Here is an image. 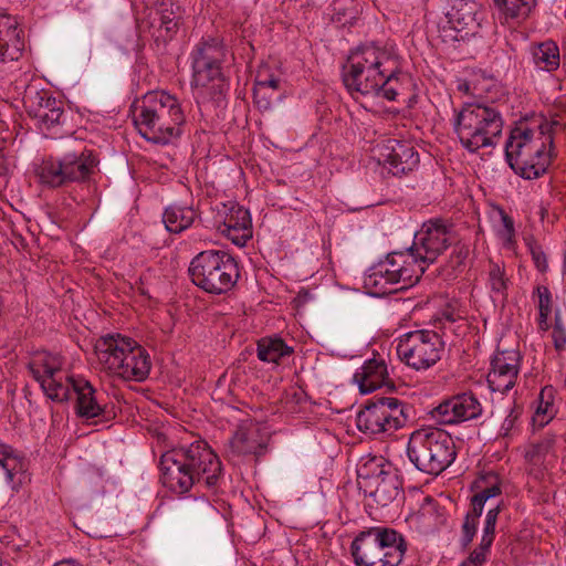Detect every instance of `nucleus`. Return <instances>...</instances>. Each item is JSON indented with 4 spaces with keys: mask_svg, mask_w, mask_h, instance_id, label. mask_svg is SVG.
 <instances>
[{
    "mask_svg": "<svg viewBox=\"0 0 566 566\" xmlns=\"http://www.w3.org/2000/svg\"><path fill=\"white\" fill-rule=\"evenodd\" d=\"M380 431H386V427L381 426L380 429L378 430V432H380Z\"/></svg>",
    "mask_w": 566,
    "mask_h": 566,
    "instance_id": "13d9d810",
    "label": "nucleus"
},
{
    "mask_svg": "<svg viewBox=\"0 0 566 566\" xmlns=\"http://www.w3.org/2000/svg\"><path fill=\"white\" fill-rule=\"evenodd\" d=\"M95 353L102 368L124 381H143L150 371L147 350L136 340L120 334H107L97 339Z\"/></svg>",
    "mask_w": 566,
    "mask_h": 566,
    "instance_id": "39448f33",
    "label": "nucleus"
},
{
    "mask_svg": "<svg viewBox=\"0 0 566 566\" xmlns=\"http://www.w3.org/2000/svg\"><path fill=\"white\" fill-rule=\"evenodd\" d=\"M552 145L548 125H541L538 130L515 127L505 143L506 160L524 179H536L546 172L551 164Z\"/></svg>",
    "mask_w": 566,
    "mask_h": 566,
    "instance_id": "20e7f679",
    "label": "nucleus"
},
{
    "mask_svg": "<svg viewBox=\"0 0 566 566\" xmlns=\"http://www.w3.org/2000/svg\"><path fill=\"white\" fill-rule=\"evenodd\" d=\"M458 90L461 92H464L467 94H471V83L470 82H463L458 85ZM474 94V92H472Z\"/></svg>",
    "mask_w": 566,
    "mask_h": 566,
    "instance_id": "864d4df0",
    "label": "nucleus"
},
{
    "mask_svg": "<svg viewBox=\"0 0 566 566\" xmlns=\"http://www.w3.org/2000/svg\"><path fill=\"white\" fill-rule=\"evenodd\" d=\"M532 57L535 66L542 71L552 72L559 66V49L553 41H545L534 46Z\"/></svg>",
    "mask_w": 566,
    "mask_h": 566,
    "instance_id": "7c9ffc66",
    "label": "nucleus"
},
{
    "mask_svg": "<svg viewBox=\"0 0 566 566\" xmlns=\"http://www.w3.org/2000/svg\"><path fill=\"white\" fill-rule=\"evenodd\" d=\"M378 161L392 176H405L412 172L420 158L415 146L406 140L386 139L375 148Z\"/></svg>",
    "mask_w": 566,
    "mask_h": 566,
    "instance_id": "f3484780",
    "label": "nucleus"
},
{
    "mask_svg": "<svg viewBox=\"0 0 566 566\" xmlns=\"http://www.w3.org/2000/svg\"><path fill=\"white\" fill-rule=\"evenodd\" d=\"M488 284L491 292L496 297H500L502 300L506 298L510 280L506 275L504 265H501L495 262H490Z\"/></svg>",
    "mask_w": 566,
    "mask_h": 566,
    "instance_id": "72a5a7b5",
    "label": "nucleus"
},
{
    "mask_svg": "<svg viewBox=\"0 0 566 566\" xmlns=\"http://www.w3.org/2000/svg\"><path fill=\"white\" fill-rule=\"evenodd\" d=\"M481 6L474 0H454L446 18L448 28L455 32V41L473 35L480 27Z\"/></svg>",
    "mask_w": 566,
    "mask_h": 566,
    "instance_id": "aec40b11",
    "label": "nucleus"
},
{
    "mask_svg": "<svg viewBox=\"0 0 566 566\" xmlns=\"http://www.w3.org/2000/svg\"><path fill=\"white\" fill-rule=\"evenodd\" d=\"M407 454L421 472L438 475L455 460L454 441L440 427H421L410 434Z\"/></svg>",
    "mask_w": 566,
    "mask_h": 566,
    "instance_id": "1a4fd4ad",
    "label": "nucleus"
},
{
    "mask_svg": "<svg viewBox=\"0 0 566 566\" xmlns=\"http://www.w3.org/2000/svg\"><path fill=\"white\" fill-rule=\"evenodd\" d=\"M446 343L436 331L416 329L402 335L396 352L399 359L415 370H426L436 365L444 353Z\"/></svg>",
    "mask_w": 566,
    "mask_h": 566,
    "instance_id": "4468645a",
    "label": "nucleus"
},
{
    "mask_svg": "<svg viewBox=\"0 0 566 566\" xmlns=\"http://www.w3.org/2000/svg\"><path fill=\"white\" fill-rule=\"evenodd\" d=\"M354 382L358 385L359 391L364 395L386 387L389 391L395 389L389 378L388 368L384 359L371 358L366 360L353 376Z\"/></svg>",
    "mask_w": 566,
    "mask_h": 566,
    "instance_id": "b1692460",
    "label": "nucleus"
},
{
    "mask_svg": "<svg viewBox=\"0 0 566 566\" xmlns=\"http://www.w3.org/2000/svg\"><path fill=\"white\" fill-rule=\"evenodd\" d=\"M160 29L171 38L179 29L182 21V9L171 0H164L159 7Z\"/></svg>",
    "mask_w": 566,
    "mask_h": 566,
    "instance_id": "473e14b6",
    "label": "nucleus"
},
{
    "mask_svg": "<svg viewBox=\"0 0 566 566\" xmlns=\"http://www.w3.org/2000/svg\"><path fill=\"white\" fill-rule=\"evenodd\" d=\"M400 56L392 48L368 44L352 51L343 82L352 96L396 101L402 90Z\"/></svg>",
    "mask_w": 566,
    "mask_h": 566,
    "instance_id": "f257e3e1",
    "label": "nucleus"
},
{
    "mask_svg": "<svg viewBox=\"0 0 566 566\" xmlns=\"http://www.w3.org/2000/svg\"><path fill=\"white\" fill-rule=\"evenodd\" d=\"M552 339H553L554 348L557 352L560 353L566 348V328L563 324L560 314L558 312L555 313V317H554Z\"/></svg>",
    "mask_w": 566,
    "mask_h": 566,
    "instance_id": "a19ab883",
    "label": "nucleus"
},
{
    "mask_svg": "<svg viewBox=\"0 0 566 566\" xmlns=\"http://www.w3.org/2000/svg\"><path fill=\"white\" fill-rule=\"evenodd\" d=\"M528 248L536 269L539 272H546V270L548 269V263L546 254L544 253L542 248L537 244H530Z\"/></svg>",
    "mask_w": 566,
    "mask_h": 566,
    "instance_id": "49530a36",
    "label": "nucleus"
},
{
    "mask_svg": "<svg viewBox=\"0 0 566 566\" xmlns=\"http://www.w3.org/2000/svg\"><path fill=\"white\" fill-rule=\"evenodd\" d=\"M492 544L483 545V541H480L479 546L470 553L467 558L469 562H473L476 566H482L486 562L488 554L490 553Z\"/></svg>",
    "mask_w": 566,
    "mask_h": 566,
    "instance_id": "de8ad7c7",
    "label": "nucleus"
},
{
    "mask_svg": "<svg viewBox=\"0 0 566 566\" xmlns=\"http://www.w3.org/2000/svg\"><path fill=\"white\" fill-rule=\"evenodd\" d=\"M270 436L260 427H239L227 446L229 458L261 455L265 452Z\"/></svg>",
    "mask_w": 566,
    "mask_h": 566,
    "instance_id": "4be33fe9",
    "label": "nucleus"
},
{
    "mask_svg": "<svg viewBox=\"0 0 566 566\" xmlns=\"http://www.w3.org/2000/svg\"><path fill=\"white\" fill-rule=\"evenodd\" d=\"M451 247H453V251L451 254V263L453 269H457L461 266L467 258L469 256V245L464 242H462L461 238L459 237V241L453 243Z\"/></svg>",
    "mask_w": 566,
    "mask_h": 566,
    "instance_id": "a18cd8bd",
    "label": "nucleus"
},
{
    "mask_svg": "<svg viewBox=\"0 0 566 566\" xmlns=\"http://www.w3.org/2000/svg\"><path fill=\"white\" fill-rule=\"evenodd\" d=\"M384 405H387L390 412H399V415L403 417V420L408 421L410 408L406 407L401 401L396 398H387Z\"/></svg>",
    "mask_w": 566,
    "mask_h": 566,
    "instance_id": "09e8293b",
    "label": "nucleus"
},
{
    "mask_svg": "<svg viewBox=\"0 0 566 566\" xmlns=\"http://www.w3.org/2000/svg\"><path fill=\"white\" fill-rule=\"evenodd\" d=\"M501 18L506 22L526 20L537 4V0H493Z\"/></svg>",
    "mask_w": 566,
    "mask_h": 566,
    "instance_id": "c756f323",
    "label": "nucleus"
},
{
    "mask_svg": "<svg viewBox=\"0 0 566 566\" xmlns=\"http://www.w3.org/2000/svg\"><path fill=\"white\" fill-rule=\"evenodd\" d=\"M224 218L220 231L234 244L243 247L252 238V221L249 210L230 201L224 205Z\"/></svg>",
    "mask_w": 566,
    "mask_h": 566,
    "instance_id": "5701e85b",
    "label": "nucleus"
},
{
    "mask_svg": "<svg viewBox=\"0 0 566 566\" xmlns=\"http://www.w3.org/2000/svg\"><path fill=\"white\" fill-rule=\"evenodd\" d=\"M421 514L424 517L434 515V525L439 526L446 523V511L434 500L427 497L421 507Z\"/></svg>",
    "mask_w": 566,
    "mask_h": 566,
    "instance_id": "ea45409f",
    "label": "nucleus"
},
{
    "mask_svg": "<svg viewBox=\"0 0 566 566\" xmlns=\"http://www.w3.org/2000/svg\"><path fill=\"white\" fill-rule=\"evenodd\" d=\"M424 271L411 248L394 251L368 270L365 286L375 295L407 290L419 282Z\"/></svg>",
    "mask_w": 566,
    "mask_h": 566,
    "instance_id": "6e6552de",
    "label": "nucleus"
},
{
    "mask_svg": "<svg viewBox=\"0 0 566 566\" xmlns=\"http://www.w3.org/2000/svg\"><path fill=\"white\" fill-rule=\"evenodd\" d=\"M198 218L197 211L190 206L170 205L163 213V222L167 231L181 233L190 228Z\"/></svg>",
    "mask_w": 566,
    "mask_h": 566,
    "instance_id": "c85d7f7f",
    "label": "nucleus"
},
{
    "mask_svg": "<svg viewBox=\"0 0 566 566\" xmlns=\"http://www.w3.org/2000/svg\"><path fill=\"white\" fill-rule=\"evenodd\" d=\"M474 495L471 499V506L475 513V516H481L485 506V503L501 494L500 479L494 473H486L479 476L472 484Z\"/></svg>",
    "mask_w": 566,
    "mask_h": 566,
    "instance_id": "bb28decb",
    "label": "nucleus"
},
{
    "mask_svg": "<svg viewBox=\"0 0 566 566\" xmlns=\"http://www.w3.org/2000/svg\"><path fill=\"white\" fill-rule=\"evenodd\" d=\"M479 518H480V516H475L473 509L471 510V512H469L465 515V518H464V522L462 525V532H463L462 543L464 546H467L468 544H470L472 542V539L476 533V528L479 525Z\"/></svg>",
    "mask_w": 566,
    "mask_h": 566,
    "instance_id": "37998d69",
    "label": "nucleus"
},
{
    "mask_svg": "<svg viewBox=\"0 0 566 566\" xmlns=\"http://www.w3.org/2000/svg\"><path fill=\"white\" fill-rule=\"evenodd\" d=\"M443 317H444L446 322H448L450 324L457 322L458 318H460L459 315H454L452 313H443Z\"/></svg>",
    "mask_w": 566,
    "mask_h": 566,
    "instance_id": "5fc2aeb1",
    "label": "nucleus"
},
{
    "mask_svg": "<svg viewBox=\"0 0 566 566\" xmlns=\"http://www.w3.org/2000/svg\"><path fill=\"white\" fill-rule=\"evenodd\" d=\"M24 50L23 30L14 17L0 14V62L18 61Z\"/></svg>",
    "mask_w": 566,
    "mask_h": 566,
    "instance_id": "393cba45",
    "label": "nucleus"
},
{
    "mask_svg": "<svg viewBox=\"0 0 566 566\" xmlns=\"http://www.w3.org/2000/svg\"><path fill=\"white\" fill-rule=\"evenodd\" d=\"M359 483L365 492L381 507L388 506L402 493L397 470L382 458H370L357 469Z\"/></svg>",
    "mask_w": 566,
    "mask_h": 566,
    "instance_id": "2eb2a0df",
    "label": "nucleus"
},
{
    "mask_svg": "<svg viewBox=\"0 0 566 566\" xmlns=\"http://www.w3.org/2000/svg\"><path fill=\"white\" fill-rule=\"evenodd\" d=\"M501 511L500 505H495L494 507H491L485 516L484 521V527H483V534L481 539L483 541V545L486 544H493L494 537H495V526L499 513Z\"/></svg>",
    "mask_w": 566,
    "mask_h": 566,
    "instance_id": "4c0bfd02",
    "label": "nucleus"
},
{
    "mask_svg": "<svg viewBox=\"0 0 566 566\" xmlns=\"http://www.w3.org/2000/svg\"><path fill=\"white\" fill-rule=\"evenodd\" d=\"M482 413L480 401L472 394H462L441 402L431 412L437 424H458Z\"/></svg>",
    "mask_w": 566,
    "mask_h": 566,
    "instance_id": "6ab92c4d",
    "label": "nucleus"
},
{
    "mask_svg": "<svg viewBox=\"0 0 566 566\" xmlns=\"http://www.w3.org/2000/svg\"><path fill=\"white\" fill-rule=\"evenodd\" d=\"M64 359L59 354L36 353L29 363V370L42 390L53 401L63 402L76 392L81 376L70 375L64 368Z\"/></svg>",
    "mask_w": 566,
    "mask_h": 566,
    "instance_id": "ddd939ff",
    "label": "nucleus"
},
{
    "mask_svg": "<svg viewBox=\"0 0 566 566\" xmlns=\"http://www.w3.org/2000/svg\"><path fill=\"white\" fill-rule=\"evenodd\" d=\"M133 120L140 136L154 144L167 145L178 139L186 115L177 96L166 91H150L132 105Z\"/></svg>",
    "mask_w": 566,
    "mask_h": 566,
    "instance_id": "7ed1b4c3",
    "label": "nucleus"
},
{
    "mask_svg": "<svg viewBox=\"0 0 566 566\" xmlns=\"http://www.w3.org/2000/svg\"><path fill=\"white\" fill-rule=\"evenodd\" d=\"M227 48L222 39L203 36L190 53L193 96L198 103L219 101L226 90L223 64Z\"/></svg>",
    "mask_w": 566,
    "mask_h": 566,
    "instance_id": "423d86ee",
    "label": "nucleus"
},
{
    "mask_svg": "<svg viewBox=\"0 0 566 566\" xmlns=\"http://www.w3.org/2000/svg\"><path fill=\"white\" fill-rule=\"evenodd\" d=\"M24 103L29 114L38 120L42 130L50 132L64 120L63 103L48 92H35L33 96L27 95Z\"/></svg>",
    "mask_w": 566,
    "mask_h": 566,
    "instance_id": "412c9836",
    "label": "nucleus"
},
{
    "mask_svg": "<svg viewBox=\"0 0 566 566\" xmlns=\"http://www.w3.org/2000/svg\"><path fill=\"white\" fill-rule=\"evenodd\" d=\"M54 566H83L75 559H63L54 564Z\"/></svg>",
    "mask_w": 566,
    "mask_h": 566,
    "instance_id": "603ef678",
    "label": "nucleus"
},
{
    "mask_svg": "<svg viewBox=\"0 0 566 566\" xmlns=\"http://www.w3.org/2000/svg\"><path fill=\"white\" fill-rule=\"evenodd\" d=\"M97 165L95 153L83 148L43 158L35 168V175L42 186L56 189L88 181Z\"/></svg>",
    "mask_w": 566,
    "mask_h": 566,
    "instance_id": "9b49d317",
    "label": "nucleus"
},
{
    "mask_svg": "<svg viewBox=\"0 0 566 566\" xmlns=\"http://www.w3.org/2000/svg\"><path fill=\"white\" fill-rule=\"evenodd\" d=\"M501 222L497 226V237L504 242V244H511L515 234L514 222L511 217L501 211Z\"/></svg>",
    "mask_w": 566,
    "mask_h": 566,
    "instance_id": "79ce46f5",
    "label": "nucleus"
},
{
    "mask_svg": "<svg viewBox=\"0 0 566 566\" xmlns=\"http://www.w3.org/2000/svg\"><path fill=\"white\" fill-rule=\"evenodd\" d=\"M553 444V439L532 444L528 450L525 452V459L533 463L537 464L542 460V458L548 452Z\"/></svg>",
    "mask_w": 566,
    "mask_h": 566,
    "instance_id": "c03bdc74",
    "label": "nucleus"
},
{
    "mask_svg": "<svg viewBox=\"0 0 566 566\" xmlns=\"http://www.w3.org/2000/svg\"><path fill=\"white\" fill-rule=\"evenodd\" d=\"M537 295H538L537 327L541 332H547L551 328L549 316L552 314V293L548 287L538 286Z\"/></svg>",
    "mask_w": 566,
    "mask_h": 566,
    "instance_id": "c9c22d12",
    "label": "nucleus"
},
{
    "mask_svg": "<svg viewBox=\"0 0 566 566\" xmlns=\"http://www.w3.org/2000/svg\"><path fill=\"white\" fill-rule=\"evenodd\" d=\"M163 484L177 494L187 493L196 483L217 485L222 468L218 455L203 440L165 453L160 459Z\"/></svg>",
    "mask_w": 566,
    "mask_h": 566,
    "instance_id": "f03ea898",
    "label": "nucleus"
},
{
    "mask_svg": "<svg viewBox=\"0 0 566 566\" xmlns=\"http://www.w3.org/2000/svg\"><path fill=\"white\" fill-rule=\"evenodd\" d=\"M0 467L4 471L7 483L12 490H18L27 471L23 455L11 446L0 442Z\"/></svg>",
    "mask_w": 566,
    "mask_h": 566,
    "instance_id": "a878e982",
    "label": "nucleus"
},
{
    "mask_svg": "<svg viewBox=\"0 0 566 566\" xmlns=\"http://www.w3.org/2000/svg\"><path fill=\"white\" fill-rule=\"evenodd\" d=\"M188 273L196 286L213 295L230 292L240 277L235 259L220 250H206L198 253L191 260Z\"/></svg>",
    "mask_w": 566,
    "mask_h": 566,
    "instance_id": "f8f14e48",
    "label": "nucleus"
},
{
    "mask_svg": "<svg viewBox=\"0 0 566 566\" xmlns=\"http://www.w3.org/2000/svg\"><path fill=\"white\" fill-rule=\"evenodd\" d=\"M356 428H357L359 431L364 432V433H366V432L370 429V427H363V426H359V427H356Z\"/></svg>",
    "mask_w": 566,
    "mask_h": 566,
    "instance_id": "6e6d98bb",
    "label": "nucleus"
},
{
    "mask_svg": "<svg viewBox=\"0 0 566 566\" xmlns=\"http://www.w3.org/2000/svg\"><path fill=\"white\" fill-rule=\"evenodd\" d=\"M451 125L461 146L474 154L481 148L494 147L497 144L504 120L493 106L467 103L460 109L453 111Z\"/></svg>",
    "mask_w": 566,
    "mask_h": 566,
    "instance_id": "0eeeda50",
    "label": "nucleus"
},
{
    "mask_svg": "<svg viewBox=\"0 0 566 566\" xmlns=\"http://www.w3.org/2000/svg\"><path fill=\"white\" fill-rule=\"evenodd\" d=\"M501 511L500 505H495L494 507H491L485 516L484 521V527H483V534L481 539L483 541V545L486 544H493L494 537H495V526L499 513Z\"/></svg>",
    "mask_w": 566,
    "mask_h": 566,
    "instance_id": "e433bc0d",
    "label": "nucleus"
},
{
    "mask_svg": "<svg viewBox=\"0 0 566 566\" xmlns=\"http://www.w3.org/2000/svg\"><path fill=\"white\" fill-rule=\"evenodd\" d=\"M76 413L86 419L98 417L103 412V407L97 397L93 385L84 377L77 380L76 387Z\"/></svg>",
    "mask_w": 566,
    "mask_h": 566,
    "instance_id": "cd10ccee",
    "label": "nucleus"
},
{
    "mask_svg": "<svg viewBox=\"0 0 566 566\" xmlns=\"http://www.w3.org/2000/svg\"><path fill=\"white\" fill-rule=\"evenodd\" d=\"M563 275L566 276V255L564 254Z\"/></svg>",
    "mask_w": 566,
    "mask_h": 566,
    "instance_id": "4d7b16f0",
    "label": "nucleus"
},
{
    "mask_svg": "<svg viewBox=\"0 0 566 566\" xmlns=\"http://www.w3.org/2000/svg\"><path fill=\"white\" fill-rule=\"evenodd\" d=\"M545 394L546 389H543L541 391V402L536 408L535 415L533 416V424H548L554 418V406L549 401L544 402Z\"/></svg>",
    "mask_w": 566,
    "mask_h": 566,
    "instance_id": "58836bf2",
    "label": "nucleus"
},
{
    "mask_svg": "<svg viewBox=\"0 0 566 566\" xmlns=\"http://www.w3.org/2000/svg\"><path fill=\"white\" fill-rule=\"evenodd\" d=\"M280 87V80L273 75L263 77L261 73L258 74L253 90L255 103L263 108L270 106L271 96H266L265 90L270 88L276 91Z\"/></svg>",
    "mask_w": 566,
    "mask_h": 566,
    "instance_id": "f704fd0d",
    "label": "nucleus"
},
{
    "mask_svg": "<svg viewBox=\"0 0 566 566\" xmlns=\"http://www.w3.org/2000/svg\"><path fill=\"white\" fill-rule=\"evenodd\" d=\"M564 254L566 255V251L564 252Z\"/></svg>",
    "mask_w": 566,
    "mask_h": 566,
    "instance_id": "bf43d9fd",
    "label": "nucleus"
},
{
    "mask_svg": "<svg viewBox=\"0 0 566 566\" xmlns=\"http://www.w3.org/2000/svg\"><path fill=\"white\" fill-rule=\"evenodd\" d=\"M522 356L516 349L496 350L490 361L488 384L492 391L504 394L511 390L521 369Z\"/></svg>",
    "mask_w": 566,
    "mask_h": 566,
    "instance_id": "a211bd4d",
    "label": "nucleus"
},
{
    "mask_svg": "<svg viewBox=\"0 0 566 566\" xmlns=\"http://www.w3.org/2000/svg\"><path fill=\"white\" fill-rule=\"evenodd\" d=\"M459 241L455 226L449 220L434 218L426 221L415 233L410 247L424 269L432 264L449 247Z\"/></svg>",
    "mask_w": 566,
    "mask_h": 566,
    "instance_id": "dca6fc26",
    "label": "nucleus"
},
{
    "mask_svg": "<svg viewBox=\"0 0 566 566\" xmlns=\"http://www.w3.org/2000/svg\"><path fill=\"white\" fill-rule=\"evenodd\" d=\"M403 424L406 421L403 417L399 415V412H390L389 415L384 413L382 422H377L376 424Z\"/></svg>",
    "mask_w": 566,
    "mask_h": 566,
    "instance_id": "3c124183",
    "label": "nucleus"
},
{
    "mask_svg": "<svg viewBox=\"0 0 566 566\" xmlns=\"http://www.w3.org/2000/svg\"><path fill=\"white\" fill-rule=\"evenodd\" d=\"M198 511L201 512L206 516H214L217 515V510L214 506L206 499H200L197 501Z\"/></svg>",
    "mask_w": 566,
    "mask_h": 566,
    "instance_id": "8fccbe9b",
    "label": "nucleus"
},
{
    "mask_svg": "<svg viewBox=\"0 0 566 566\" xmlns=\"http://www.w3.org/2000/svg\"><path fill=\"white\" fill-rule=\"evenodd\" d=\"M406 549L402 535L384 526L361 531L350 545L356 566H398Z\"/></svg>",
    "mask_w": 566,
    "mask_h": 566,
    "instance_id": "9d476101",
    "label": "nucleus"
},
{
    "mask_svg": "<svg viewBox=\"0 0 566 566\" xmlns=\"http://www.w3.org/2000/svg\"><path fill=\"white\" fill-rule=\"evenodd\" d=\"M292 352L281 338H262L258 342V358L264 363L279 364L282 357L291 355Z\"/></svg>",
    "mask_w": 566,
    "mask_h": 566,
    "instance_id": "2f4dec72",
    "label": "nucleus"
}]
</instances>
